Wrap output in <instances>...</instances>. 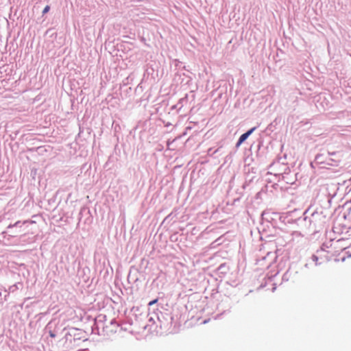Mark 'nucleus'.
<instances>
[{"label": "nucleus", "instance_id": "39448f33", "mask_svg": "<svg viewBox=\"0 0 351 351\" xmlns=\"http://www.w3.org/2000/svg\"><path fill=\"white\" fill-rule=\"evenodd\" d=\"M187 101H188V97H187V95H186L185 97L181 98L179 100L178 104L176 106H175V108L179 106V109H180L183 106V105L187 102Z\"/></svg>", "mask_w": 351, "mask_h": 351}, {"label": "nucleus", "instance_id": "4be33fe9", "mask_svg": "<svg viewBox=\"0 0 351 351\" xmlns=\"http://www.w3.org/2000/svg\"><path fill=\"white\" fill-rule=\"evenodd\" d=\"M2 234H7V232H3Z\"/></svg>", "mask_w": 351, "mask_h": 351}, {"label": "nucleus", "instance_id": "ddd939ff", "mask_svg": "<svg viewBox=\"0 0 351 351\" xmlns=\"http://www.w3.org/2000/svg\"><path fill=\"white\" fill-rule=\"evenodd\" d=\"M148 320H149V322L154 323V318H153V317H150L149 318V319H148Z\"/></svg>", "mask_w": 351, "mask_h": 351}, {"label": "nucleus", "instance_id": "2eb2a0df", "mask_svg": "<svg viewBox=\"0 0 351 351\" xmlns=\"http://www.w3.org/2000/svg\"><path fill=\"white\" fill-rule=\"evenodd\" d=\"M50 337H55L56 335L53 332L50 331Z\"/></svg>", "mask_w": 351, "mask_h": 351}, {"label": "nucleus", "instance_id": "aec40b11", "mask_svg": "<svg viewBox=\"0 0 351 351\" xmlns=\"http://www.w3.org/2000/svg\"><path fill=\"white\" fill-rule=\"evenodd\" d=\"M149 325H146L144 326V328L146 329L148 327Z\"/></svg>", "mask_w": 351, "mask_h": 351}, {"label": "nucleus", "instance_id": "dca6fc26", "mask_svg": "<svg viewBox=\"0 0 351 351\" xmlns=\"http://www.w3.org/2000/svg\"><path fill=\"white\" fill-rule=\"evenodd\" d=\"M274 173L275 176H277V175L280 176V175L282 174V173H280V172H274Z\"/></svg>", "mask_w": 351, "mask_h": 351}, {"label": "nucleus", "instance_id": "6ab92c4d", "mask_svg": "<svg viewBox=\"0 0 351 351\" xmlns=\"http://www.w3.org/2000/svg\"><path fill=\"white\" fill-rule=\"evenodd\" d=\"M332 159H337V160H338V162L339 161V158H336V157L335 158V157H332Z\"/></svg>", "mask_w": 351, "mask_h": 351}, {"label": "nucleus", "instance_id": "7ed1b4c3", "mask_svg": "<svg viewBox=\"0 0 351 351\" xmlns=\"http://www.w3.org/2000/svg\"><path fill=\"white\" fill-rule=\"evenodd\" d=\"M248 137L245 133L241 134L236 144V147H239Z\"/></svg>", "mask_w": 351, "mask_h": 351}, {"label": "nucleus", "instance_id": "0eeeda50", "mask_svg": "<svg viewBox=\"0 0 351 351\" xmlns=\"http://www.w3.org/2000/svg\"><path fill=\"white\" fill-rule=\"evenodd\" d=\"M257 127H254L252 128H251L250 130H249L248 131H247L246 132H245L248 136H250L256 130Z\"/></svg>", "mask_w": 351, "mask_h": 351}, {"label": "nucleus", "instance_id": "412c9836", "mask_svg": "<svg viewBox=\"0 0 351 351\" xmlns=\"http://www.w3.org/2000/svg\"><path fill=\"white\" fill-rule=\"evenodd\" d=\"M286 275H287V274H285L283 276V278H282L283 279H285Z\"/></svg>", "mask_w": 351, "mask_h": 351}, {"label": "nucleus", "instance_id": "9d476101", "mask_svg": "<svg viewBox=\"0 0 351 351\" xmlns=\"http://www.w3.org/2000/svg\"><path fill=\"white\" fill-rule=\"evenodd\" d=\"M49 10H50V6L46 5L43 10V14L44 15V14H47L49 11Z\"/></svg>", "mask_w": 351, "mask_h": 351}, {"label": "nucleus", "instance_id": "f8f14e48", "mask_svg": "<svg viewBox=\"0 0 351 351\" xmlns=\"http://www.w3.org/2000/svg\"><path fill=\"white\" fill-rule=\"evenodd\" d=\"M157 302H158V299H155V300H152L151 302H149L148 305L149 306H152V305L155 304Z\"/></svg>", "mask_w": 351, "mask_h": 351}, {"label": "nucleus", "instance_id": "a211bd4d", "mask_svg": "<svg viewBox=\"0 0 351 351\" xmlns=\"http://www.w3.org/2000/svg\"><path fill=\"white\" fill-rule=\"evenodd\" d=\"M0 302L3 303L2 298H1V293L0 292Z\"/></svg>", "mask_w": 351, "mask_h": 351}, {"label": "nucleus", "instance_id": "6e6552de", "mask_svg": "<svg viewBox=\"0 0 351 351\" xmlns=\"http://www.w3.org/2000/svg\"><path fill=\"white\" fill-rule=\"evenodd\" d=\"M312 260L313 262H315V265H318L320 264V263L318 262V257L316 256V255H313L312 257H311Z\"/></svg>", "mask_w": 351, "mask_h": 351}, {"label": "nucleus", "instance_id": "f3484780", "mask_svg": "<svg viewBox=\"0 0 351 351\" xmlns=\"http://www.w3.org/2000/svg\"><path fill=\"white\" fill-rule=\"evenodd\" d=\"M110 324H116V321H115V319H112V320H111Z\"/></svg>", "mask_w": 351, "mask_h": 351}, {"label": "nucleus", "instance_id": "423d86ee", "mask_svg": "<svg viewBox=\"0 0 351 351\" xmlns=\"http://www.w3.org/2000/svg\"><path fill=\"white\" fill-rule=\"evenodd\" d=\"M76 330H77L75 328H72L69 332H68L65 335L66 340L71 341V339H70V337H72L73 336L72 332H74Z\"/></svg>", "mask_w": 351, "mask_h": 351}, {"label": "nucleus", "instance_id": "9b49d317", "mask_svg": "<svg viewBox=\"0 0 351 351\" xmlns=\"http://www.w3.org/2000/svg\"><path fill=\"white\" fill-rule=\"evenodd\" d=\"M292 235H293V237H302V234H301L300 232H298V231H295V232H293L292 233Z\"/></svg>", "mask_w": 351, "mask_h": 351}, {"label": "nucleus", "instance_id": "f03ea898", "mask_svg": "<svg viewBox=\"0 0 351 351\" xmlns=\"http://www.w3.org/2000/svg\"><path fill=\"white\" fill-rule=\"evenodd\" d=\"M336 152H328L327 155L324 154H319L315 156V162L319 165H323L322 167L326 166H337L338 165V160L332 159L331 156H336Z\"/></svg>", "mask_w": 351, "mask_h": 351}, {"label": "nucleus", "instance_id": "f257e3e1", "mask_svg": "<svg viewBox=\"0 0 351 351\" xmlns=\"http://www.w3.org/2000/svg\"><path fill=\"white\" fill-rule=\"evenodd\" d=\"M318 217L319 215L317 214L313 213L310 217H304L298 218L297 219V223L298 225L304 226L306 230L315 232L317 231V228H318V225L317 223Z\"/></svg>", "mask_w": 351, "mask_h": 351}, {"label": "nucleus", "instance_id": "1a4fd4ad", "mask_svg": "<svg viewBox=\"0 0 351 351\" xmlns=\"http://www.w3.org/2000/svg\"><path fill=\"white\" fill-rule=\"evenodd\" d=\"M219 148H218L215 150H213V149L210 148L208 149V154L213 156V155L215 154L217 152H219Z\"/></svg>", "mask_w": 351, "mask_h": 351}, {"label": "nucleus", "instance_id": "4468645a", "mask_svg": "<svg viewBox=\"0 0 351 351\" xmlns=\"http://www.w3.org/2000/svg\"><path fill=\"white\" fill-rule=\"evenodd\" d=\"M277 165H280V164L278 162V163H274L271 165V167H275Z\"/></svg>", "mask_w": 351, "mask_h": 351}, {"label": "nucleus", "instance_id": "20e7f679", "mask_svg": "<svg viewBox=\"0 0 351 351\" xmlns=\"http://www.w3.org/2000/svg\"><path fill=\"white\" fill-rule=\"evenodd\" d=\"M28 221H24L23 222H21V221H16V223H13V224H10L8 227H7V229H11L12 228H21L23 224H25L26 223H27Z\"/></svg>", "mask_w": 351, "mask_h": 351}]
</instances>
